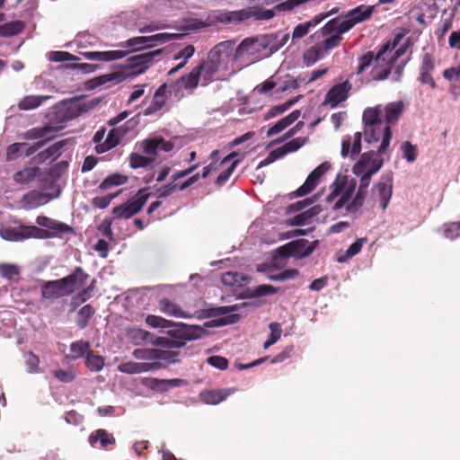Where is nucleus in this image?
<instances>
[{
    "instance_id": "f257e3e1",
    "label": "nucleus",
    "mask_w": 460,
    "mask_h": 460,
    "mask_svg": "<svg viewBox=\"0 0 460 460\" xmlns=\"http://www.w3.org/2000/svg\"><path fill=\"white\" fill-rule=\"evenodd\" d=\"M252 304L243 302L241 304H236L228 306H218V307H211L202 309L200 311H197L195 314H190L185 311H183L179 305L171 301L168 298H162L158 302V308L161 313L166 314L167 316L176 317V318H183L189 319L192 317H197L198 319L204 318H212L218 316H225L222 319L214 320L211 322H208L205 323L207 327L212 326H222L226 324H233L237 323L241 317L243 315V313L239 312Z\"/></svg>"
},
{
    "instance_id": "f03ea898",
    "label": "nucleus",
    "mask_w": 460,
    "mask_h": 460,
    "mask_svg": "<svg viewBox=\"0 0 460 460\" xmlns=\"http://www.w3.org/2000/svg\"><path fill=\"white\" fill-rule=\"evenodd\" d=\"M36 223L40 227L22 224L18 228L0 227V236L6 241L20 242L29 238L49 239L67 233L74 234L72 226L45 216H39Z\"/></svg>"
},
{
    "instance_id": "7ed1b4c3",
    "label": "nucleus",
    "mask_w": 460,
    "mask_h": 460,
    "mask_svg": "<svg viewBox=\"0 0 460 460\" xmlns=\"http://www.w3.org/2000/svg\"><path fill=\"white\" fill-rule=\"evenodd\" d=\"M383 110L381 105L374 108H367L362 116L364 123V137L367 143L377 142L381 140L377 153L385 154L392 138V130L389 127H385L381 119Z\"/></svg>"
},
{
    "instance_id": "20e7f679",
    "label": "nucleus",
    "mask_w": 460,
    "mask_h": 460,
    "mask_svg": "<svg viewBox=\"0 0 460 460\" xmlns=\"http://www.w3.org/2000/svg\"><path fill=\"white\" fill-rule=\"evenodd\" d=\"M277 35L268 34L244 39L235 49L234 58L244 56L252 58L251 63L269 57L278 51L276 45Z\"/></svg>"
},
{
    "instance_id": "39448f33",
    "label": "nucleus",
    "mask_w": 460,
    "mask_h": 460,
    "mask_svg": "<svg viewBox=\"0 0 460 460\" xmlns=\"http://www.w3.org/2000/svg\"><path fill=\"white\" fill-rule=\"evenodd\" d=\"M311 39L314 45L306 49L303 55L304 63L311 66L318 60L323 58L330 50L337 48L342 41L343 37L336 36L332 31H324V26L314 32Z\"/></svg>"
},
{
    "instance_id": "423d86ee",
    "label": "nucleus",
    "mask_w": 460,
    "mask_h": 460,
    "mask_svg": "<svg viewBox=\"0 0 460 460\" xmlns=\"http://www.w3.org/2000/svg\"><path fill=\"white\" fill-rule=\"evenodd\" d=\"M388 49V44L383 48L375 56L372 51H368L364 56L358 58V74L363 73L373 63L375 64L371 70V77L373 80L386 79L394 68L393 58L386 57L385 52Z\"/></svg>"
},
{
    "instance_id": "0eeeda50",
    "label": "nucleus",
    "mask_w": 460,
    "mask_h": 460,
    "mask_svg": "<svg viewBox=\"0 0 460 460\" xmlns=\"http://www.w3.org/2000/svg\"><path fill=\"white\" fill-rule=\"evenodd\" d=\"M373 12V5H359L350 10L342 21H340L338 18L330 20L324 25V31L331 30L336 36L342 37L343 33L349 31L357 23L368 20Z\"/></svg>"
},
{
    "instance_id": "6e6552de",
    "label": "nucleus",
    "mask_w": 460,
    "mask_h": 460,
    "mask_svg": "<svg viewBox=\"0 0 460 460\" xmlns=\"http://www.w3.org/2000/svg\"><path fill=\"white\" fill-rule=\"evenodd\" d=\"M172 328L167 331V335L174 342L175 349H180L187 341L202 338L206 331L199 325H190L183 323H174Z\"/></svg>"
},
{
    "instance_id": "1a4fd4ad",
    "label": "nucleus",
    "mask_w": 460,
    "mask_h": 460,
    "mask_svg": "<svg viewBox=\"0 0 460 460\" xmlns=\"http://www.w3.org/2000/svg\"><path fill=\"white\" fill-rule=\"evenodd\" d=\"M55 118H52L48 124L41 128H34L27 130L24 133V138L29 140L47 138L50 140L54 137V134L62 130L66 127V119L63 113H56Z\"/></svg>"
},
{
    "instance_id": "9d476101",
    "label": "nucleus",
    "mask_w": 460,
    "mask_h": 460,
    "mask_svg": "<svg viewBox=\"0 0 460 460\" xmlns=\"http://www.w3.org/2000/svg\"><path fill=\"white\" fill-rule=\"evenodd\" d=\"M149 196L150 194L145 189L139 190L132 199L113 208L114 217L116 218H130L142 209Z\"/></svg>"
},
{
    "instance_id": "9b49d317",
    "label": "nucleus",
    "mask_w": 460,
    "mask_h": 460,
    "mask_svg": "<svg viewBox=\"0 0 460 460\" xmlns=\"http://www.w3.org/2000/svg\"><path fill=\"white\" fill-rule=\"evenodd\" d=\"M163 49H156L138 54L128 58L125 63V68L131 70L130 75H140L150 66L154 58L162 54Z\"/></svg>"
},
{
    "instance_id": "f8f14e48",
    "label": "nucleus",
    "mask_w": 460,
    "mask_h": 460,
    "mask_svg": "<svg viewBox=\"0 0 460 460\" xmlns=\"http://www.w3.org/2000/svg\"><path fill=\"white\" fill-rule=\"evenodd\" d=\"M234 41L226 40L217 44L208 53V59L213 61L221 69H226L233 56Z\"/></svg>"
},
{
    "instance_id": "ddd939ff",
    "label": "nucleus",
    "mask_w": 460,
    "mask_h": 460,
    "mask_svg": "<svg viewBox=\"0 0 460 460\" xmlns=\"http://www.w3.org/2000/svg\"><path fill=\"white\" fill-rule=\"evenodd\" d=\"M393 194V175L385 173L382 175L377 184L372 189V196L374 199L378 198L381 208L385 210L391 199Z\"/></svg>"
},
{
    "instance_id": "4468645a",
    "label": "nucleus",
    "mask_w": 460,
    "mask_h": 460,
    "mask_svg": "<svg viewBox=\"0 0 460 460\" xmlns=\"http://www.w3.org/2000/svg\"><path fill=\"white\" fill-rule=\"evenodd\" d=\"M337 186L341 187L340 199L334 203L332 209L337 211L350 202L356 189V181L349 180L348 176L339 174L336 177Z\"/></svg>"
},
{
    "instance_id": "2eb2a0df",
    "label": "nucleus",
    "mask_w": 460,
    "mask_h": 460,
    "mask_svg": "<svg viewBox=\"0 0 460 460\" xmlns=\"http://www.w3.org/2000/svg\"><path fill=\"white\" fill-rule=\"evenodd\" d=\"M330 167L331 165L327 162L321 164L308 175L305 183L292 194L295 197H303L310 193L314 190L320 178L330 169Z\"/></svg>"
},
{
    "instance_id": "dca6fc26",
    "label": "nucleus",
    "mask_w": 460,
    "mask_h": 460,
    "mask_svg": "<svg viewBox=\"0 0 460 460\" xmlns=\"http://www.w3.org/2000/svg\"><path fill=\"white\" fill-rule=\"evenodd\" d=\"M199 79H201L199 72L194 67L189 75L181 76L176 82L170 84V94H173L176 98L182 97L181 90L182 88L186 90L195 89L199 84Z\"/></svg>"
},
{
    "instance_id": "f3484780",
    "label": "nucleus",
    "mask_w": 460,
    "mask_h": 460,
    "mask_svg": "<svg viewBox=\"0 0 460 460\" xmlns=\"http://www.w3.org/2000/svg\"><path fill=\"white\" fill-rule=\"evenodd\" d=\"M141 147L148 157L153 158L154 162L159 151L169 152L172 150L174 145L161 137H155L144 140L141 143Z\"/></svg>"
},
{
    "instance_id": "a211bd4d",
    "label": "nucleus",
    "mask_w": 460,
    "mask_h": 460,
    "mask_svg": "<svg viewBox=\"0 0 460 460\" xmlns=\"http://www.w3.org/2000/svg\"><path fill=\"white\" fill-rule=\"evenodd\" d=\"M128 128L120 126L113 128L107 135L103 143L96 145L95 150L98 154L105 153L119 144L121 139L127 135Z\"/></svg>"
},
{
    "instance_id": "6ab92c4d",
    "label": "nucleus",
    "mask_w": 460,
    "mask_h": 460,
    "mask_svg": "<svg viewBox=\"0 0 460 460\" xmlns=\"http://www.w3.org/2000/svg\"><path fill=\"white\" fill-rule=\"evenodd\" d=\"M377 154L375 151H368L361 155L359 160L353 165L352 172L354 174H362L364 172L371 171L377 164L380 169L383 166L384 160L377 159Z\"/></svg>"
},
{
    "instance_id": "aec40b11",
    "label": "nucleus",
    "mask_w": 460,
    "mask_h": 460,
    "mask_svg": "<svg viewBox=\"0 0 460 460\" xmlns=\"http://www.w3.org/2000/svg\"><path fill=\"white\" fill-rule=\"evenodd\" d=\"M335 13H337V9H332L331 12L319 13L313 17L311 20L305 22L303 23H299L294 28L292 33V40H295L302 39L303 37L309 33L312 28H314L324 19H326L331 14Z\"/></svg>"
},
{
    "instance_id": "412c9836",
    "label": "nucleus",
    "mask_w": 460,
    "mask_h": 460,
    "mask_svg": "<svg viewBox=\"0 0 460 460\" xmlns=\"http://www.w3.org/2000/svg\"><path fill=\"white\" fill-rule=\"evenodd\" d=\"M361 132H356L353 137L345 136L342 139L341 143V155L343 158L348 155L350 156L352 160H354L361 151Z\"/></svg>"
},
{
    "instance_id": "4be33fe9",
    "label": "nucleus",
    "mask_w": 460,
    "mask_h": 460,
    "mask_svg": "<svg viewBox=\"0 0 460 460\" xmlns=\"http://www.w3.org/2000/svg\"><path fill=\"white\" fill-rule=\"evenodd\" d=\"M88 279L89 275L85 273L81 267H76L70 275L62 278L61 281L66 288V291H67V295H70L75 289L83 287Z\"/></svg>"
},
{
    "instance_id": "5701e85b",
    "label": "nucleus",
    "mask_w": 460,
    "mask_h": 460,
    "mask_svg": "<svg viewBox=\"0 0 460 460\" xmlns=\"http://www.w3.org/2000/svg\"><path fill=\"white\" fill-rule=\"evenodd\" d=\"M350 88L351 84L349 82L335 84L327 93L323 104H330L332 108L337 106L347 99Z\"/></svg>"
},
{
    "instance_id": "b1692460",
    "label": "nucleus",
    "mask_w": 460,
    "mask_h": 460,
    "mask_svg": "<svg viewBox=\"0 0 460 460\" xmlns=\"http://www.w3.org/2000/svg\"><path fill=\"white\" fill-rule=\"evenodd\" d=\"M52 199L53 197L49 193L31 190L22 196L21 204L24 209H33L49 203Z\"/></svg>"
},
{
    "instance_id": "393cba45",
    "label": "nucleus",
    "mask_w": 460,
    "mask_h": 460,
    "mask_svg": "<svg viewBox=\"0 0 460 460\" xmlns=\"http://www.w3.org/2000/svg\"><path fill=\"white\" fill-rule=\"evenodd\" d=\"M434 68L435 66L432 56L429 53H425L422 57L420 67L419 81L423 84H429L432 89L437 86L436 82L431 75Z\"/></svg>"
},
{
    "instance_id": "a878e982",
    "label": "nucleus",
    "mask_w": 460,
    "mask_h": 460,
    "mask_svg": "<svg viewBox=\"0 0 460 460\" xmlns=\"http://www.w3.org/2000/svg\"><path fill=\"white\" fill-rule=\"evenodd\" d=\"M41 296L45 299H57L68 295L61 279H59L57 280L44 281L41 285Z\"/></svg>"
},
{
    "instance_id": "bb28decb",
    "label": "nucleus",
    "mask_w": 460,
    "mask_h": 460,
    "mask_svg": "<svg viewBox=\"0 0 460 460\" xmlns=\"http://www.w3.org/2000/svg\"><path fill=\"white\" fill-rule=\"evenodd\" d=\"M159 367L160 364L157 362H125L118 366V370L121 373L133 375L156 370Z\"/></svg>"
},
{
    "instance_id": "cd10ccee",
    "label": "nucleus",
    "mask_w": 460,
    "mask_h": 460,
    "mask_svg": "<svg viewBox=\"0 0 460 460\" xmlns=\"http://www.w3.org/2000/svg\"><path fill=\"white\" fill-rule=\"evenodd\" d=\"M170 93V84H163L155 91L152 103L145 110L144 115H151L157 111L161 110L166 102L165 93Z\"/></svg>"
},
{
    "instance_id": "c85d7f7f",
    "label": "nucleus",
    "mask_w": 460,
    "mask_h": 460,
    "mask_svg": "<svg viewBox=\"0 0 460 460\" xmlns=\"http://www.w3.org/2000/svg\"><path fill=\"white\" fill-rule=\"evenodd\" d=\"M235 389L205 390L199 394L200 400L207 404H217L226 400Z\"/></svg>"
},
{
    "instance_id": "c756f323",
    "label": "nucleus",
    "mask_w": 460,
    "mask_h": 460,
    "mask_svg": "<svg viewBox=\"0 0 460 460\" xmlns=\"http://www.w3.org/2000/svg\"><path fill=\"white\" fill-rule=\"evenodd\" d=\"M127 53L123 50L87 51L83 56L88 60L112 61L124 58Z\"/></svg>"
},
{
    "instance_id": "7c9ffc66",
    "label": "nucleus",
    "mask_w": 460,
    "mask_h": 460,
    "mask_svg": "<svg viewBox=\"0 0 460 460\" xmlns=\"http://www.w3.org/2000/svg\"><path fill=\"white\" fill-rule=\"evenodd\" d=\"M403 109L404 105L403 102L401 101L388 103L384 109L385 113V127H389L391 128V126L398 121L399 118L401 117L403 111Z\"/></svg>"
},
{
    "instance_id": "2f4dec72",
    "label": "nucleus",
    "mask_w": 460,
    "mask_h": 460,
    "mask_svg": "<svg viewBox=\"0 0 460 460\" xmlns=\"http://www.w3.org/2000/svg\"><path fill=\"white\" fill-rule=\"evenodd\" d=\"M323 211V208L320 205H315L309 209L301 212L296 217L289 218L288 220V226H305L310 223L311 219L317 215H319Z\"/></svg>"
},
{
    "instance_id": "473e14b6",
    "label": "nucleus",
    "mask_w": 460,
    "mask_h": 460,
    "mask_svg": "<svg viewBox=\"0 0 460 460\" xmlns=\"http://www.w3.org/2000/svg\"><path fill=\"white\" fill-rule=\"evenodd\" d=\"M40 175V169L37 166L25 167L13 175V180L18 184H29Z\"/></svg>"
},
{
    "instance_id": "72a5a7b5",
    "label": "nucleus",
    "mask_w": 460,
    "mask_h": 460,
    "mask_svg": "<svg viewBox=\"0 0 460 460\" xmlns=\"http://www.w3.org/2000/svg\"><path fill=\"white\" fill-rule=\"evenodd\" d=\"M300 115L301 112L299 110L293 111L290 114L282 118L274 126L270 128L267 131V137H271L273 135L280 133L288 127H289L291 124H293L295 121H296L299 119Z\"/></svg>"
},
{
    "instance_id": "f704fd0d",
    "label": "nucleus",
    "mask_w": 460,
    "mask_h": 460,
    "mask_svg": "<svg viewBox=\"0 0 460 460\" xmlns=\"http://www.w3.org/2000/svg\"><path fill=\"white\" fill-rule=\"evenodd\" d=\"M196 68L199 72L203 85H207L212 82L215 75L221 69L209 59H207L202 64L196 66Z\"/></svg>"
},
{
    "instance_id": "c9c22d12",
    "label": "nucleus",
    "mask_w": 460,
    "mask_h": 460,
    "mask_svg": "<svg viewBox=\"0 0 460 460\" xmlns=\"http://www.w3.org/2000/svg\"><path fill=\"white\" fill-rule=\"evenodd\" d=\"M66 144V140L58 141L54 143L52 146H49L47 149L39 153L35 159L38 163H43L50 158L56 159L61 155L62 148L65 146Z\"/></svg>"
},
{
    "instance_id": "e433bc0d",
    "label": "nucleus",
    "mask_w": 460,
    "mask_h": 460,
    "mask_svg": "<svg viewBox=\"0 0 460 460\" xmlns=\"http://www.w3.org/2000/svg\"><path fill=\"white\" fill-rule=\"evenodd\" d=\"M242 19L253 17L256 20H269L274 15L272 10H263L259 6H252L241 12Z\"/></svg>"
},
{
    "instance_id": "4c0bfd02",
    "label": "nucleus",
    "mask_w": 460,
    "mask_h": 460,
    "mask_svg": "<svg viewBox=\"0 0 460 460\" xmlns=\"http://www.w3.org/2000/svg\"><path fill=\"white\" fill-rule=\"evenodd\" d=\"M100 443L102 447H106L109 445L115 443V438L112 435L109 434L105 429H98L89 437V443L92 446H95L96 443Z\"/></svg>"
},
{
    "instance_id": "58836bf2",
    "label": "nucleus",
    "mask_w": 460,
    "mask_h": 460,
    "mask_svg": "<svg viewBox=\"0 0 460 460\" xmlns=\"http://www.w3.org/2000/svg\"><path fill=\"white\" fill-rule=\"evenodd\" d=\"M182 34L180 33H157L152 36H146V40L148 47H154L158 43H166L172 40H180L182 38Z\"/></svg>"
},
{
    "instance_id": "ea45409f",
    "label": "nucleus",
    "mask_w": 460,
    "mask_h": 460,
    "mask_svg": "<svg viewBox=\"0 0 460 460\" xmlns=\"http://www.w3.org/2000/svg\"><path fill=\"white\" fill-rule=\"evenodd\" d=\"M48 95H29L24 97L18 104L20 110L29 111L40 107L45 100L49 99Z\"/></svg>"
},
{
    "instance_id": "a19ab883",
    "label": "nucleus",
    "mask_w": 460,
    "mask_h": 460,
    "mask_svg": "<svg viewBox=\"0 0 460 460\" xmlns=\"http://www.w3.org/2000/svg\"><path fill=\"white\" fill-rule=\"evenodd\" d=\"M247 279L245 275L236 271L225 272L221 277L222 283L229 287H241Z\"/></svg>"
},
{
    "instance_id": "79ce46f5",
    "label": "nucleus",
    "mask_w": 460,
    "mask_h": 460,
    "mask_svg": "<svg viewBox=\"0 0 460 460\" xmlns=\"http://www.w3.org/2000/svg\"><path fill=\"white\" fill-rule=\"evenodd\" d=\"M24 28V23L22 21H12L0 25V35L4 37H10L21 32Z\"/></svg>"
},
{
    "instance_id": "37998d69",
    "label": "nucleus",
    "mask_w": 460,
    "mask_h": 460,
    "mask_svg": "<svg viewBox=\"0 0 460 460\" xmlns=\"http://www.w3.org/2000/svg\"><path fill=\"white\" fill-rule=\"evenodd\" d=\"M86 367L93 372H99L104 367V358L96 355L93 350L88 352L85 358Z\"/></svg>"
},
{
    "instance_id": "c03bdc74",
    "label": "nucleus",
    "mask_w": 460,
    "mask_h": 460,
    "mask_svg": "<svg viewBox=\"0 0 460 460\" xmlns=\"http://www.w3.org/2000/svg\"><path fill=\"white\" fill-rule=\"evenodd\" d=\"M307 137H296L292 139L291 141L286 143L284 146L279 147V153L282 157L289 153H293L301 148L307 142Z\"/></svg>"
},
{
    "instance_id": "a18cd8bd",
    "label": "nucleus",
    "mask_w": 460,
    "mask_h": 460,
    "mask_svg": "<svg viewBox=\"0 0 460 460\" xmlns=\"http://www.w3.org/2000/svg\"><path fill=\"white\" fill-rule=\"evenodd\" d=\"M278 288L271 285H260L253 289H247L245 297H259L277 293Z\"/></svg>"
},
{
    "instance_id": "49530a36",
    "label": "nucleus",
    "mask_w": 460,
    "mask_h": 460,
    "mask_svg": "<svg viewBox=\"0 0 460 460\" xmlns=\"http://www.w3.org/2000/svg\"><path fill=\"white\" fill-rule=\"evenodd\" d=\"M91 350L90 343L85 341L81 340L70 344V351L74 353V356L72 357L74 359L83 358L84 355L86 356Z\"/></svg>"
},
{
    "instance_id": "de8ad7c7",
    "label": "nucleus",
    "mask_w": 460,
    "mask_h": 460,
    "mask_svg": "<svg viewBox=\"0 0 460 460\" xmlns=\"http://www.w3.org/2000/svg\"><path fill=\"white\" fill-rule=\"evenodd\" d=\"M94 314V309L92 305H84L77 313L76 323L80 329H84L89 319Z\"/></svg>"
},
{
    "instance_id": "09e8293b",
    "label": "nucleus",
    "mask_w": 460,
    "mask_h": 460,
    "mask_svg": "<svg viewBox=\"0 0 460 460\" xmlns=\"http://www.w3.org/2000/svg\"><path fill=\"white\" fill-rule=\"evenodd\" d=\"M128 181V177L123 174L114 173L107 178L100 184L99 188L102 190H107L113 186H119L126 183Z\"/></svg>"
},
{
    "instance_id": "8fccbe9b",
    "label": "nucleus",
    "mask_w": 460,
    "mask_h": 460,
    "mask_svg": "<svg viewBox=\"0 0 460 460\" xmlns=\"http://www.w3.org/2000/svg\"><path fill=\"white\" fill-rule=\"evenodd\" d=\"M24 362L27 367V372L30 374L40 373V358L33 352L29 351L24 353Z\"/></svg>"
},
{
    "instance_id": "3c124183",
    "label": "nucleus",
    "mask_w": 460,
    "mask_h": 460,
    "mask_svg": "<svg viewBox=\"0 0 460 460\" xmlns=\"http://www.w3.org/2000/svg\"><path fill=\"white\" fill-rule=\"evenodd\" d=\"M318 244H319L318 240L311 242V243L307 240H299V241L290 243V245L296 246L297 248L301 249L298 252V253L303 257L310 255L316 249Z\"/></svg>"
},
{
    "instance_id": "603ef678",
    "label": "nucleus",
    "mask_w": 460,
    "mask_h": 460,
    "mask_svg": "<svg viewBox=\"0 0 460 460\" xmlns=\"http://www.w3.org/2000/svg\"><path fill=\"white\" fill-rule=\"evenodd\" d=\"M185 381L181 378L173 379H154L153 384L161 391H167L172 387H179L185 385Z\"/></svg>"
},
{
    "instance_id": "864d4df0",
    "label": "nucleus",
    "mask_w": 460,
    "mask_h": 460,
    "mask_svg": "<svg viewBox=\"0 0 460 460\" xmlns=\"http://www.w3.org/2000/svg\"><path fill=\"white\" fill-rule=\"evenodd\" d=\"M366 193L357 191L355 196L351 199L350 202L346 206L348 214H356L364 205Z\"/></svg>"
},
{
    "instance_id": "5fc2aeb1",
    "label": "nucleus",
    "mask_w": 460,
    "mask_h": 460,
    "mask_svg": "<svg viewBox=\"0 0 460 460\" xmlns=\"http://www.w3.org/2000/svg\"><path fill=\"white\" fill-rule=\"evenodd\" d=\"M366 193L357 191L355 196L351 199L350 202L346 206L348 214H356L364 205Z\"/></svg>"
},
{
    "instance_id": "6e6d98bb",
    "label": "nucleus",
    "mask_w": 460,
    "mask_h": 460,
    "mask_svg": "<svg viewBox=\"0 0 460 460\" xmlns=\"http://www.w3.org/2000/svg\"><path fill=\"white\" fill-rule=\"evenodd\" d=\"M297 102V99H291L282 104L273 106L270 108L268 112L265 114L264 119H270L271 118H274L278 115H280L284 113L286 111H288L291 106H293Z\"/></svg>"
},
{
    "instance_id": "4d7b16f0",
    "label": "nucleus",
    "mask_w": 460,
    "mask_h": 460,
    "mask_svg": "<svg viewBox=\"0 0 460 460\" xmlns=\"http://www.w3.org/2000/svg\"><path fill=\"white\" fill-rule=\"evenodd\" d=\"M380 170V164H377L371 171L364 172L362 174H355L358 177H360L359 186L358 191L363 192L367 194V190L370 184V181L372 176Z\"/></svg>"
},
{
    "instance_id": "13d9d810",
    "label": "nucleus",
    "mask_w": 460,
    "mask_h": 460,
    "mask_svg": "<svg viewBox=\"0 0 460 460\" xmlns=\"http://www.w3.org/2000/svg\"><path fill=\"white\" fill-rule=\"evenodd\" d=\"M146 323L152 328H169L174 324L173 322L166 320L161 316L149 314L146 318Z\"/></svg>"
},
{
    "instance_id": "bf43d9fd",
    "label": "nucleus",
    "mask_w": 460,
    "mask_h": 460,
    "mask_svg": "<svg viewBox=\"0 0 460 460\" xmlns=\"http://www.w3.org/2000/svg\"><path fill=\"white\" fill-rule=\"evenodd\" d=\"M270 334L268 337L267 341L263 344L264 349H268L271 345L276 343L281 336L282 330H281L279 323H271L270 324Z\"/></svg>"
},
{
    "instance_id": "052dcab7",
    "label": "nucleus",
    "mask_w": 460,
    "mask_h": 460,
    "mask_svg": "<svg viewBox=\"0 0 460 460\" xmlns=\"http://www.w3.org/2000/svg\"><path fill=\"white\" fill-rule=\"evenodd\" d=\"M123 48H128L134 51L143 49L147 46V42L146 40V36H139L131 38L125 42L120 44Z\"/></svg>"
},
{
    "instance_id": "680f3d73",
    "label": "nucleus",
    "mask_w": 460,
    "mask_h": 460,
    "mask_svg": "<svg viewBox=\"0 0 460 460\" xmlns=\"http://www.w3.org/2000/svg\"><path fill=\"white\" fill-rule=\"evenodd\" d=\"M151 163H153V158L146 157L137 153H133L129 156L130 166L134 169L146 167Z\"/></svg>"
},
{
    "instance_id": "e2e57ef3",
    "label": "nucleus",
    "mask_w": 460,
    "mask_h": 460,
    "mask_svg": "<svg viewBox=\"0 0 460 460\" xmlns=\"http://www.w3.org/2000/svg\"><path fill=\"white\" fill-rule=\"evenodd\" d=\"M367 241V238H360L354 242L346 251V257H339V262H344L347 258H351L358 254L363 246V243Z\"/></svg>"
},
{
    "instance_id": "0e129e2a",
    "label": "nucleus",
    "mask_w": 460,
    "mask_h": 460,
    "mask_svg": "<svg viewBox=\"0 0 460 460\" xmlns=\"http://www.w3.org/2000/svg\"><path fill=\"white\" fill-rule=\"evenodd\" d=\"M68 168V163L66 161H61L49 168V174L51 179L58 180L64 175Z\"/></svg>"
},
{
    "instance_id": "69168bd1",
    "label": "nucleus",
    "mask_w": 460,
    "mask_h": 460,
    "mask_svg": "<svg viewBox=\"0 0 460 460\" xmlns=\"http://www.w3.org/2000/svg\"><path fill=\"white\" fill-rule=\"evenodd\" d=\"M129 336L136 344H140L142 341H146L153 337L150 332L139 328L131 329L129 331Z\"/></svg>"
},
{
    "instance_id": "338daca9",
    "label": "nucleus",
    "mask_w": 460,
    "mask_h": 460,
    "mask_svg": "<svg viewBox=\"0 0 460 460\" xmlns=\"http://www.w3.org/2000/svg\"><path fill=\"white\" fill-rule=\"evenodd\" d=\"M155 355L154 357L155 359L164 360L169 363H175L177 361L176 358L180 354L179 351H170V350H161V349H155Z\"/></svg>"
},
{
    "instance_id": "774afa93",
    "label": "nucleus",
    "mask_w": 460,
    "mask_h": 460,
    "mask_svg": "<svg viewBox=\"0 0 460 460\" xmlns=\"http://www.w3.org/2000/svg\"><path fill=\"white\" fill-rule=\"evenodd\" d=\"M402 149L403 151V157L409 162L412 163L417 158L416 146L411 142L406 141L402 144Z\"/></svg>"
}]
</instances>
